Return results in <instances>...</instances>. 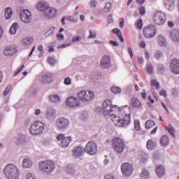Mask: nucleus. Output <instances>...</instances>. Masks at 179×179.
I'll list each match as a JSON object with an SVG mask.
<instances>
[{
  "label": "nucleus",
  "instance_id": "1",
  "mask_svg": "<svg viewBox=\"0 0 179 179\" xmlns=\"http://www.w3.org/2000/svg\"><path fill=\"white\" fill-rule=\"evenodd\" d=\"M95 110L103 115H110V120L116 127H127L131 122V109L128 106L118 108L113 106L110 101H105L102 107H96Z\"/></svg>",
  "mask_w": 179,
  "mask_h": 179
},
{
  "label": "nucleus",
  "instance_id": "2",
  "mask_svg": "<svg viewBox=\"0 0 179 179\" xmlns=\"http://www.w3.org/2000/svg\"><path fill=\"white\" fill-rule=\"evenodd\" d=\"M3 174L8 179H19L20 172L17 166L13 164H8L3 169Z\"/></svg>",
  "mask_w": 179,
  "mask_h": 179
},
{
  "label": "nucleus",
  "instance_id": "3",
  "mask_svg": "<svg viewBox=\"0 0 179 179\" xmlns=\"http://www.w3.org/2000/svg\"><path fill=\"white\" fill-rule=\"evenodd\" d=\"M39 171L44 174H51L55 170V164L52 161L45 160L38 162Z\"/></svg>",
  "mask_w": 179,
  "mask_h": 179
},
{
  "label": "nucleus",
  "instance_id": "4",
  "mask_svg": "<svg viewBox=\"0 0 179 179\" xmlns=\"http://www.w3.org/2000/svg\"><path fill=\"white\" fill-rule=\"evenodd\" d=\"M45 124L41 121H36L32 124L29 129L31 135H40L44 132Z\"/></svg>",
  "mask_w": 179,
  "mask_h": 179
},
{
  "label": "nucleus",
  "instance_id": "5",
  "mask_svg": "<svg viewBox=\"0 0 179 179\" xmlns=\"http://www.w3.org/2000/svg\"><path fill=\"white\" fill-rule=\"evenodd\" d=\"M56 139L59 142V146L60 148H68L71 143V141H72V137H65L64 134H59L56 136Z\"/></svg>",
  "mask_w": 179,
  "mask_h": 179
},
{
  "label": "nucleus",
  "instance_id": "6",
  "mask_svg": "<svg viewBox=\"0 0 179 179\" xmlns=\"http://www.w3.org/2000/svg\"><path fill=\"white\" fill-rule=\"evenodd\" d=\"M78 97L80 101H90L94 97V92L90 90H83L78 92Z\"/></svg>",
  "mask_w": 179,
  "mask_h": 179
},
{
  "label": "nucleus",
  "instance_id": "7",
  "mask_svg": "<svg viewBox=\"0 0 179 179\" xmlns=\"http://www.w3.org/2000/svg\"><path fill=\"white\" fill-rule=\"evenodd\" d=\"M113 147L117 153H123L125 149V143L120 138H116L112 141Z\"/></svg>",
  "mask_w": 179,
  "mask_h": 179
},
{
  "label": "nucleus",
  "instance_id": "8",
  "mask_svg": "<svg viewBox=\"0 0 179 179\" xmlns=\"http://www.w3.org/2000/svg\"><path fill=\"white\" fill-rule=\"evenodd\" d=\"M56 126L59 131H65L69 128V120L65 117H59L56 120Z\"/></svg>",
  "mask_w": 179,
  "mask_h": 179
},
{
  "label": "nucleus",
  "instance_id": "9",
  "mask_svg": "<svg viewBox=\"0 0 179 179\" xmlns=\"http://www.w3.org/2000/svg\"><path fill=\"white\" fill-rule=\"evenodd\" d=\"M166 14L161 11H157L154 14V23L157 26H163L166 23Z\"/></svg>",
  "mask_w": 179,
  "mask_h": 179
},
{
  "label": "nucleus",
  "instance_id": "10",
  "mask_svg": "<svg viewBox=\"0 0 179 179\" xmlns=\"http://www.w3.org/2000/svg\"><path fill=\"white\" fill-rule=\"evenodd\" d=\"M84 152L90 156L96 155L97 153V145L94 141H89L84 148Z\"/></svg>",
  "mask_w": 179,
  "mask_h": 179
},
{
  "label": "nucleus",
  "instance_id": "11",
  "mask_svg": "<svg viewBox=\"0 0 179 179\" xmlns=\"http://www.w3.org/2000/svg\"><path fill=\"white\" fill-rule=\"evenodd\" d=\"M122 173L124 177L132 176L134 172V166L128 162L124 163L121 166Z\"/></svg>",
  "mask_w": 179,
  "mask_h": 179
},
{
  "label": "nucleus",
  "instance_id": "12",
  "mask_svg": "<svg viewBox=\"0 0 179 179\" xmlns=\"http://www.w3.org/2000/svg\"><path fill=\"white\" fill-rule=\"evenodd\" d=\"M66 106L70 108H76L80 106V101L75 96L69 97L66 101Z\"/></svg>",
  "mask_w": 179,
  "mask_h": 179
},
{
  "label": "nucleus",
  "instance_id": "13",
  "mask_svg": "<svg viewBox=\"0 0 179 179\" xmlns=\"http://www.w3.org/2000/svg\"><path fill=\"white\" fill-rule=\"evenodd\" d=\"M143 34L148 38H152L156 36V27L154 25H150L143 29Z\"/></svg>",
  "mask_w": 179,
  "mask_h": 179
},
{
  "label": "nucleus",
  "instance_id": "14",
  "mask_svg": "<svg viewBox=\"0 0 179 179\" xmlns=\"http://www.w3.org/2000/svg\"><path fill=\"white\" fill-rule=\"evenodd\" d=\"M20 17L23 23H30L31 22V12L29 10H22L20 13Z\"/></svg>",
  "mask_w": 179,
  "mask_h": 179
},
{
  "label": "nucleus",
  "instance_id": "15",
  "mask_svg": "<svg viewBox=\"0 0 179 179\" xmlns=\"http://www.w3.org/2000/svg\"><path fill=\"white\" fill-rule=\"evenodd\" d=\"M43 16L45 19H52V17H55V16H57V9L50 7L49 6L43 13Z\"/></svg>",
  "mask_w": 179,
  "mask_h": 179
},
{
  "label": "nucleus",
  "instance_id": "16",
  "mask_svg": "<svg viewBox=\"0 0 179 179\" xmlns=\"http://www.w3.org/2000/svg\"><path fill=\"white\" fill-rule=\"evenodd\" d=\"M171 71L174 75H179V59H173L171 61Z\"/></svg>",
  "mask_w": 179,
  "mask_h": 179
},
{
  "label": "nucleus",
  "instance_id": "17",
  "mask_svg": "<svg viewBox=\"0 0 179 179\" xmlns=\"http://www.w3.org/2000/svg\"><path fill=\"white\" fill-rule=\"evenodd\" d=\"M45 117L49 121H54L57 118V110L52 108H49L45 112Z\"/></svg>",
  "mask_w": 179,
  "mask_h": 179
},
{
  "label": "nucleus",
  "instance_id": "18",
  "mask_svg": "<svg viewBox=\"0 0 179 179\" xmlns=\"http://www.w3.org/2000/svg\"><path fill=\"white\" fill-rule=\"evenodd\" d=\"M100 66L103 69H107L111 66V59L110 57L105 55L102 57L100 62Z\"/></svg>",
  "mask_w": 179,
  "mask_h": 179
},
{
  "label": "nucleus",
  "instance_id": "19",
  "mask_svg": "<svg viewBox=\"0 0 179 179\" xmlns=\"http://www.w3.org/2000/svg\"><path fill=\"white\" fill-rule=\"evenodd\" d=\"M39 80L43 85H45L46 83H50V82H52V74H51V73L43 74V73H41Z\"/></svg>",
  "mask_w": 179,
  "mask_h": 179
},
{
  "label": "nucleus",
  "instance_id": "20",
  "mask_svg": "<svg viewBox=\"0 0 179 179\" xmlns=\"http://www.w3.org/2000/svg\"><path fill=\"white\" fill-rule=\"evenodd\" d=\"M157 43L159 47L166 48L168 45L167 43V38H166V36L163 34H159L157 37Z\"/></svg>",
  "mask_w": 179,
  "mask_h": 179
},
{
  "label": "nucleus",
  "instance_id": "21",
  "mask_svg": "<svg viewBox=\"0 0 179 179\" xmlns=\"http://www.w3.org/2000/svg\"><path fill=\"white\" fill-rule=\"evenodd\" d=\"M73 155L75 157H80L85 152V148L80 145L75 147L73 150Z\"/></svg>",
  "mask_w": 179,
  "mask_h": 179
},
{
  "label": "nucleus",
  "instance_id": "22",
  "mask_svg": "<svg viewBox=\"0 0 179 179\" xmlns=\"http://www.w3.org/2000/svg\"><path fill=\"white\" fill-rule=\"evenodd\" d=\"M17 50L15 48L12 46H8L6 48V49L3 50V54L6 55V57H12V55H15Z\"/></svg>",
  "mask_w": 179,
  "mask_h": 179
},
{
  "label": "nucleus",
  "instance_id": "23",
  "mask_svg": "<svg viewBox=\"0 0 179 179\" xmlns=\"http://www.w3.org/2000/svg\"><path fill=\"white\" fill-rule=\"evenodd\" d=\"M155 173L159 178L164 177V174H166V170L164 169V166L162 165L157 166L155 167Z\"/></svg>",
  "mask_w": 179,
  "mask_h": 179
},
{
  "label": "nucleus",
  "instance_id": "24",
  "mask_svg": "<svg viewBox=\"0 0 179 179\" xmlns=\"http://www.w3.org/2000/svg\"><path fill=\"white\" fill-rule=\"evenodd\" d=\"M48 100L52 104H58V103H61V98L59 97V95L57 94L49 95Z\"/></svg>",
  "mask_w": 179,
  "mask_h": 179
},
{
  "label": "nucleus",
  "instance_id": "25",
  "mask_svg": "<svg viewBox=\"0 0 179 179\" xmlns=\"http://www.w3.org/2000/svg\"><path fill=\"white\" fill-rule=\"evenodd\" d=\"M50 6L45 1H39L36 6L37 10L39 12H43L45 13V10H47L48 8Z\"/></svg>",
  "mask_w": 179,
  "mask_h": 179
},
{
  "label": "nucleus",
  "instance_id": "26",
  "mask_svg": "<svg viewBox=\"0 0 179 179\" xmlns=\"http://www.w3.org/2000/svg\"><path fill=\"white\" fill-rule=\"evenodd\" d=\"M170 37L173 43H179V31L173 29L170 32Z\"/></svg>",
  "mask_w": 179,
  "mask_h": 179
},
{
  "label": "nucleus",
  "instance_id": "27",
  "mask_svg": "<svg viewBox=\"0 0 179 179\" xmlns=\"http://www.w3.org/2000/svg\"><path fill=\"white\" fill-rule=\"evenodd\" d=\"M34 38L31 36H27L22 39V44L23 47H29L33 44Z\"/></svg>",
  "mask_w": 179,
  "mask_h": 179
},
{
  "label": "nucleus",
  "instance_id": "28",
  "mask_svg": "<svg viewBox=\"0 0 179 179\" xmlns=\"http://www.w3.org/2000/svg\"><path fill=\"white\" fill-rule=\"evenodd\" d=\"M164 5L166 6L168 10H174L176 8V0H166Z\"/></svg>",
  "mask_w": 179,
  "mask_h": 179
},
{
  "label": "nucleus",
  "instance_id": "29",
  "mask_svg": "<svg viewBox=\"0 0 179 179\" xmlns=\"http://www.w3.org/2000/svg\"><path fill=\"white\" fill-rule=\"evenodd\" d=\"M131 104L132 107L136 108H142V103H141V101L136 98L131 99Z\"/></svg>",
  "mask_w": 179,
  "mask_h": 179
},
{
  "label": "nucleus",
  "instance_id": "30",
  "mask_svg": "<svg viewBox=\"0 0 179 179\" xmlns=\"http://www.w3.org/2000/svg\"><path fill=\"white\" fill-rule=\"evenodd\" d=\"M33 166V161L31 159L27 158L22 160V167L24 169H30Z\"/></svg>",
  "mask_w": 179,
  "mask_h": 179
},
{
  "label": "nucleus",
  "instance_id": "31",
  "mask_svg": "<svg viewBox=\"0 0 179 179\" xmlns=\"http://www.w3.org/2000/svg\"><path fill=\"white\" fill-rule=\"evenodd\" d=\"M112 32H113L114 34H116V36H118L121 43H124V41H125V39H124V38L122 37V33L121 32V30L115 28L112 30Z\"/></svg>",
  "mask_w": 179,
  "mask_h": 179
},
{
  "label": "nucleus",
  "instance_id": "32",
  "mask_svg": "<svg viewBox=\"0 0 179 179\" xmlns=\"http://www.w3.org/2000/svg\"><path fill=\"white\" fill-rule=\"evenodd\" d=\"M17 29H19V23L14 22L10 28V34H16V31H17Z\"/></svg>",
  "mask_w": 179,
  "mask_h": 179
},
{
  "label": "nucleus",
  "instance_id": "33",
  "mask_svg": "<svg viewBox=\"0 0 179 179\" xmlns=\"http://www.w3.org/2000/svg\"><path fill=\"white\" fill-rule=\"evenodd\" d=\"M156 148V143L153 141L152 140H148L147 141V148L148 150H155Z\"/></svg>",
  "mask_w": 179,
  "mask_h": 179
},
{
  "label": "nucleus",
  "instance_id": "34",
  "mask_svg": "<svg viewBox=\"0 0 179 179\" xmlns=\"http://www.w3.org/2000/svg\"><path fill=\"white\" fill-rule=\"evenodd\" d=\"M13 15V10H12V8L10 7L7 8L5 10V17L8 20L12 17V15Z\"/></svg>",
  "mask_w": 179,
  "mask_h": 179
},
{
  "label": "nucleus",
  "instance_id": "35",
  "mask_svg": "<svg viewBox=\"0 0 179 179\" xmlns=\"http://www.w3.org/2000/svg\"><path fill=\"white\" fill-rule=\"evenodd\" d=\"M55 27H51L45 34L44 36L45 37H51L54 36V33H55Z\"/></svg>",
  "mask_w": 179,
  "mask_h": 179
},
{
  "label": "nucleus",
  "instance_id": "36",
  "mask_svg": "<svg viewBox=\"0 0 179 179\" xmlns=\"http://www.w3.org/2000/svg\"><path fill=\"white\" fill-rule=\"evenodd\" d=\"M165 129L168 131L169 134H170L171 136L176 138V134H174L176 131L174 130V127L172 125L169 124V126H166Z\"/></svg>",
  "mask_w": 179,
  "mask_h": 179
},
{
  "label": "nucleus",
  "instance_id": "37",
  "mask_svg": "<svg viewBox=\"0 0 179 179\" xmlns=\"http://www.w3.org/2000/svg\"><path fill=\"white\" fill-rule=\"evenodd\" d=\"M26 136L24 134H18L17 137V143L22 144V143H26Z\"/></svg>",
  "mask_w": 179,
  "mask_h": 179
},
{
  "label": "nucleus",
  "instance_id": "38",
  "mask_svg": "<svg viewBox=\"0 0 179 179\" xmlns=\"http://www.w3.org/2000/svg\"><path fill=\"white\" fill-rule=\"evenodd\" d=\"M140 176L141 178H143V179H149V178L150 177V174L149 173V171L146 169H143Z\"/></svg>",
  "mask_w": 179,
  "mask_h": 179
},
{
  "label": "nucleus",
  "instance_id": "39",
  "mask_svg": "<svg viewBox=\"0 0 179 179\" xmlns=\"http://www.w3.org/2000/svg\"><path fill=\"white\" fill-rule=\"evenodd\" d=\"M146 71L148 75H153V65H152V63L148 62L147 64Z\"/></svg>",
  "mask_w": 179,
  "mask_h": 179
},
{
  "label": "nucleus",
  "instance_id": "40",
  "mask_svg": "<svg viewBox=\"0 0 179 179\" xmlns=\"http://www.w3.org/2000/svg\"><path fill=\"white\" fill-rule=\"evenodd\" d=\"M164 54L162 50H156L154 52V57L155 59H160V58H163Z\"/></svg>",
  "mask_w": 179,
  "mask_h": 179
},
{
  "label": "nucleus",
  "instance_id": "41",
  "mask_svg": "<svg viewBox=\"0 0 179 179\" xmlns=\"http://www.w3.org/2000/svg\"><path fill=\"white\" fill-rule=\"evenodd\" d=\"M156 125V123L153 120H148L145 122V128L147 129H150L152 127H155Z\"/></svg>",
  "mask_w": 179,
  "mask_h": 179
},
{
  "label": "nucleus",
  "instance_id": "42",
  "mask_svg": "<svg viewBox=\"0 0 179 179\" xmlns=\"http://www.w3.org/2000/svg\"><path fill=\"white\" fill-rule=\"evenodd\" d=\"M160 142L163 146H167L169 145V136H164L162 137Z\"/></svg>",
  "mask_w": 179,
  "mask_h": 179
},
{
  "label": "nucleus",
  "instance_id": "43",
  "mask_svg": "<svg viewBox=\"0 0 179 179\" xmlns=\"http://www.w3.org/2000/svg\"><path fill=\"white\" fill-rule=\"evenodd\" d=\"M157 71L161 75H163L164 73V71H166V68H164V66L163 64H158L157 67Z\"/></svg>",
  "mask_w": 179,
  "mask_h": 179
},
{
  "label": "nucleus",
  "instance_id": "44",
  "mask_svg": "<svg viewBox=\"0 0 179 179\" xmlns=\"http://www.w3.org/2000/svg\"><path fill=\"white\" fill-rule=\"evenodd\" d=\"M64 170L68 174H73V173H75V169H73L71 166H66Z\"/></svg>",
  "mask_w": 179,
  "mask_h": 179
},
{
  "label": "nucleus",
  "instance_id": "45",
  "mask_svg": "<svg viewBox=\"0 0 179 179\" xmlns=\"http://www.w3.org/2000/svg\"><path fill=\"white\" fill-rule=\"evenodd\" d=\"M48 62L50 65H55V64H57V60L54 57H48Z\"/></svg>",
  "mask_w": 179,
  "mask_h": 179
},
{
  "label": "nucleus",
  "instance_id": "46",
  "mask_svg": "<svg viewBox=\"0 0 179 179\" xmlns=\"http://www.w3.org/2000/svg\"><path fill=\"white\" fill-rule=\"evenodd\" d=\"M110 90L112 93H114V94H117V93H121V88H120V87H112L110 88Z\"/></svg>",
  "mask_w": 179,
  "mask_h": 179
},
{
  "label": "nucleus",
  "instance_id": "47",
  "mask_svg": "<svg viewBox=\"0 0 179 179\" xmlns=\"http://www.w3.org/2000/svg\"><path fill=\"white\" fill-rule=\"evenodd\" d=\"M79 41H82V38L80 36L77 35L72 38V43H79Z\"/></svg>",
  "mask_w": 179,
  "mask_h": 179
},
{
  "label": "nucleus",
  "instance_id": "48",
  "mask_svg": "<svg viewBox=\"0 0 179 179\" xmlns=\"http://www.w3.org/2000/svg\"><path fill=\"white\" fill-rule=\"evenodd\" d=\"M151 86H154L156 89H160V84L156 80H151Z\"/></svg>",
  "mask_w": 179,
  "mask_h": 179
},
{
  "label": "nucleus",
  "instance_id": "49",
  "mask_svg": "<svg viewBox=\"0 0 179 179\" xmlns=\"http://www.w3.org/2000/svg\"><path fill=\"white\" fill-rule=\"evenodd\" d=\"M134 128L136 131H139L141 129V123L139 120L134 121Z\"/></svg>",
  "mask_w": 179,
  "mask_h": 179
},
{
  "label": "nucleus",
  "instance_id": "50",
  "mask_svg": "<svg viewBox=\"0 0 179 179\" xmlns=\"http://www.w3.org/2000/svg\"><path fill=\"white\" fill-rule=\"evenodd\" d=\"M26 179H37V178L36 177V175H34V173H28L26 175Z\"/></svg>",
  "mask_w": 179,
  "mask_h": 179
},
{
  "label": "nucleus",
  "instance_id": "51",
  "mask_svg": "<svg viewBox=\"0 0 179 179\" xmlns=\"http://www.w3.org/2000/svg\"><path fill=\"white\" fill-rule=\"evenodd\" d=\"M111 3H107L103 8L104 12H110L111 10Z\"/></svg>",
  "mask_w": 179,
  "mask_h": 179
},
{
  "label": "nucleus",
  "instance_id": "52",
  "mask_svg": "<svg viewBox=\"0 0 179 179\" xmlns=\"http://www.w3.org/2000/svg\"><path fill=\"white\" fill-rule=\"evenodd\" d=\"M10 89H12V85H8L3 92V95L7 96L8 93H9V92H10Z\"/></svg>",
  "mask_w": 179,
  "mask_h": 179
},
{
  "label": "nucleus",
  "instance_id": "53",
  "mask_svg": "<svg viewBox=\"0 0 179 179\" xmlns=\"http://www.w3.org/2000/svg\"><path fill=\"white\" fill-rule=\"evenodd\" d=\"M89 5L92 8H96V6H97V1L95 0H91Z\"/></svg>",
  "mask_w": 179,
  "mask_h": 179
},
{
  "label": "nucleus",
  "instance_id": "54",
  "mask_svg": "<svg viewBox=\"0 0 179 179\" xmlns=\"http://www.w3.org/2000/svg\"><path fill=\"white\" fill-rule=\"evenodd\" d=\"M97 34L95 31H90L88 38H96Z\"/></svg>",
  "mask_w": 179,
  "mask_h": 179
},
{
  "label": "nucleus",
  "instance_id": "55",
  "mask_svg": "<svg viewBox=\"0 0 179 179\" xmlns=\"http://www.w3.org/2000/svg\"><path fill=\"white\" fill-rule=\"evenodd\" d=\"M24 69V64L22 65L15 73L14 76H16V75H19V73H20V72H22L23 71V69Z\"/></svg>",
  "mask_w": 179,
  "mask_h": 179
},
{
  "label": "nucleus",
  "instance_id": "56",
  "mask_svg": "<svg viewBox=\"0 0 179 179\" xmlns=\"http://www.w3.org/2000/svg\"><path fill=\"white\" fill-rule=\"evenodd\" d=\"M143 26V23L142 21V19H140L137 22V29H139V30H141Z\"/></svg>",
  "mask_w": 179,
  "mask_h": 179
},
{
  "label": "nucleus",
  "instance_id": "57",
  "mask_svg": "<svg viewBox=\"0 0 179 179\" xmlns=\"http://www.w3.org/2000/svg\"><path fill=\"white\" fill-rule=\"evenodd\" d=\"M72 43L70 42L69 43H64V44H62L58 46V48L59 49H61V48H66V47H69V45H71Z\"/></svg>",
  "mask_w": 179,
  "mask_h": 179
},
{
  "label": "nucleus",
  "instance_id": "58",
  "mask_svg": "<svg viewBox=\"0 0 179 179\" xmlns=\"http://www.w3.org/2000/svg\"><path fill=\"white\" fill-rule=\"evenodd\" d=\"M72 83V80L70 78H66L64 79V85H71Z\"/></svg>",
  "mask_w": 179,
  "mask_h": 179
},
{
  "label": "nucleus",
  "instance_id": "59",
  "mask_svg": "<svg viewBox=\"0 0 179 179\" xmlns=\"http://www.w3.org/2000/svg\"><path fill=\"white\" fill-rule=\"evenodd\" d=\"M109 43L110 44L113 45V47H118L120 45V44H118V42H117L116 41H110Z\"/></svg>",
  "mask_w": 179,
  "mask_h": 179
},
{
  "label": "nucleus",
  "instance_id": "60",
  "mask_svg": "<svg viewBox=\"0 0 179 179\" xmlns=\"http://www.w3.org/2000/svg\"><path fill=\"white\" fill-rule=\"evenodd\" d=\"M68 20H69V22H73V23H77L78 22V20L75 19L72 16L69 17Z\"/></svg>",
  "mask_w": 179,
  "mask_h": 179
},
{
  "label": "nucleus",
  "instance_id": "61",
  "mask_svg": "<svg viewBox=\"0 0 179 179\" xmlns=\"http://www.w3.org/2000/svg\"><path fill=\"white\" fill-rule=\"evenodd\" d=\"M159 94H160V96H163V97H167V93L166 92V91L164 90H162L159 92Z\"/></svg>",
  "mask_w": 179,
  "mask_h": 179
},
{
  "label": "nucleus",
  "instance_id": "62",
  "mask_svg": "<svg viewBox=\"0 0 179 179\" xmlns=\"http://www.w3.org/2000/svg\"><path fill=\"white\" fill-rule=\"evenodd\" d=\"M57 37L58 40H59L60 41H62V40H64V38H65V37L64 36V34H58L57 35Z\"/></svg>",
  "mask_w": 179,
  "mask_h": 179
},
{
  "label": "nucleus",
  "instance_id": "63",
  "mask_svg": "<svg viewBox=\"0 0 179 179\" xmlns=\"http://www.w3.org/2000/svg\"><path fill=\"white\" fill-rule=\"evenodd\" d=\"M103 179H116L115 176L113 175H106Z\"/></svg>",
  "mask_w": 179,
  "mask_h": 179
},
{
  "label": "nucleus",
  "instance_id": "64",
  "mask_svg": "<svg viewBox=\"0 0 179 179\" xmlns=\"http://www.w3.org/2000/svg\"><path fill=\"white\" fill-rule=\"evenodd\" d=\"M140 15H141V16H143V15H145V7L141 6L140 8Z\"/></svg>",
  "mask_w": 179,
  "mask_h": 179
}]
</instances>
